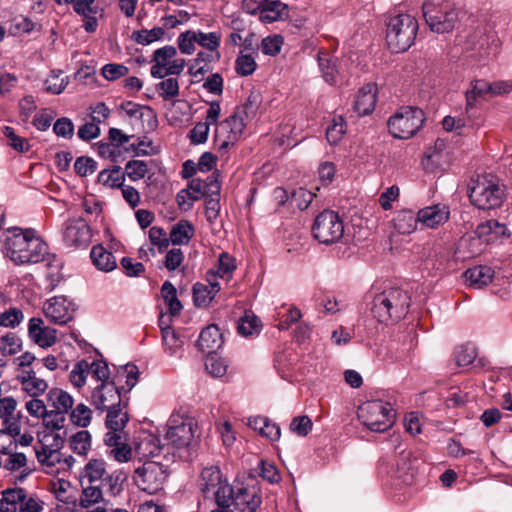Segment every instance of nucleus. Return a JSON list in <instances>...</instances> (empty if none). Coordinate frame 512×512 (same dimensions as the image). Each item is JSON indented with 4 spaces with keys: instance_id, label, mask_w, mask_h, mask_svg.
Segmentation results:
<instances>
[{
    "instance_id": "48",
    "label": "nucleus",
    "mask_w": 512,
    "mask_h": 512,
    "mask_svg": "<svg viewBox=\"0 0 512 512\" xmlns=\"http://www.w3.org/2000/svg\"><path fill=\"white\" fill-rule=\"evenodd\" d=\"M236 269L235 259L228 253L220 254L217 262L216 271H212V276H218L225 280H230L234 270Z\"/></svg>"
},
{
    "instance_id": "1",
    "label": "nucleus",
    "mask_w": 512,
    "mask_h": 512,
    "mask_svg": "<svg viewBox=\"0 0 512 512\" xmlns=\"http://www.w3.org/2000/svg\"><path fill=\"white\" fill-rule=\"evenodd\" d=\"M2 252L16 265L38 263L47 253V245L35 229L12 227L0 236Z\"/></svg>"
},
{
    "instance_id": "42",
    "label": "nucleus",
    "mask_w": 512,
    "mask_h": 512,
    "mask_svg": "<svg viewBox=\"0 0 512 512\" xmlns=\"http://www.w3.org/2000/svg\"><path fill=\"white\" fill-rule=\"evenodd\" d=\"M183 339L175 330H165L162 335V344L166 354L179 356L182 353Z\"/></svg>"
},
{
    "instance_id": "27",
    "label": "nucleus",
    "mask_w": 512,
    "mask_h": 512,
    "mask_svg": "<svg viewBox=\"0 0 512 512\" xmlns=\"http://www.w3.org/2000/svg\"><path fill=\"white\" fill-rule=\"evenodd\" d=\"M50 439L51 435H45L40 446L37 447L35 451L37 459L41 464L53 468L62 461V454L59 450L61 439L59 437H54V440L56 441L55 447L51 445Z\"/></svg>"
},
{
    "instance_id": "61",
    "label": "nucleus",
    "mask_w": 512,
    "mask_h": 512,
    "mask_svg": "<svg viewBox=\"0 0 512 512\" xmlns=\"http://www.w3.org/2000/svg\"><path fill=\"white\" fill-rule=\"evenodd\" d=\"M256 68L257 63L251 55L241 52L237 56L235 60V70L238 75L249 76L256 70Z\"/></svg>"
},
{
    "instance_id": "26",
    "label": "nucleus",
    "mask_w": 512,
    "mask_h": 512,
    "mask_svg": "<svg viewBox=\"0 0 512 512\" xmlns=\"http://www.w3.org/2000/svg\"><path fill=\"white\" fill-rule=\"evenodd\" d=\"M494 35L488 33L486 26H478L466 37V50L476 51L480 57L489 55L490 41Z\"/></svg>"
},
{
    "instance_id": "52",
    "label": "nucleus",
    "mask_w": 512,
    "mask_h": 512,
    "mask_svg": "<svg viewBox=\"0 0 512 512\" xmlns=\"http://www.w3.org/2000/svg\"><path fill=\"white\" fill-rule=\"evenodd\" d=\"M70 412V421L72 424L85 428L89 426L92 420V410L83 403L78 404L75 408L72 407Z\"/></svg>"
},
{
    "instance_id": "23",
    "label": "nucleus",
    "mask_w": 512,
    "mask_h": 512,
    "mask_svg": "<svg viewBox=\"0 0 512 512\" xmlns=\"http://www.w3.org/2000/svg\"><path fill=\"white\" fill-rule=\"evenodd\" d=\"M165 450V445L160 439L151 433H142L135 442V452L140 460L158 457Z\"/></svg>"
},
{
    "instance_id": "9",
    "label": "nucleus",
    "mask_w": 512,
    "mask_h": 512,
    "mask_svg": "<svg viewBox=\"0 0 512 512\" xmlns=\"http://www.w3.org/2000/svg\"><path fill=\"white\" fill-rule=\"evenodd\" d=\"M425 114L422 109L413 106L400 107L388 122L389 132L398 139H409L422 127Z\"/></svg>"
},
{
    "instance_id": "15",
    "label": "nucleus",
    "mask_w": 512,
    "mask_h": 512,
    "mask_svg": "<svg viewBox=\"0 0 512 512\" xmlns=\"http://www.w3.org/2000/svg\"><path fill=\"white\" fill-rule=\"evenodd\" d=\"M76 306L65 296H54L43 304L45 317L56 325H65L74 318Z\"/></svg>"
},
{
    "instance_id": "45",
    "label": "nucleus",
    "mask_w": 512,
    "mask_h": 512,
    "mask_svg": "<svg viewBox=\"0 0 512 512\" xmlns=\"http://www.w3.org/2000/svg\"><path fill=\"white\" fill-rule=\"evenodd\" d=\"M262 324L260 319L252 313L246 312L238 322V332L242 336L248 337L259 334Z\"/></svg>"
},
{
    "instance_id": "3",
    "label": "nucleus",
    "mask_w": 512,
    "mask_h": 512,
    "mask_svg": "<svg viewBox=\"0 0 512 512\" xmlns=\"http://www.w3.org/2000/svg\"><path fill=\"white\" fill-rule=\"evenodd\" d=\"M125 378L126 391H130L138 381V368L135 365L127 364L120 370L111 382H104L98 385L91 393V404L97 410H108L125 403L121 397L120 388L117 382Z\"/></svg>"
},
{
    "instance_id": "55",
    "label": "nucleus",
    "mask_w": 512,
    "mask_h": 512,
    "mask_svg": "<svg viewBox=\"0 0 512 512\" xmlns=\"http://www.w3.org/2000/svg\"><path fill=\"white\" fill-rule=\"evenodd\" d=\"M90 365L86 360L78 361L70 372L69 379L74 387L80 388L86 383Z\"/></svg>"
},
{
    "instance_id": "38",
    "label": "nucleus",
    "mask_w": 512,
    "mask_h": 512,
    "mask_svg": "<svg viewBox=\"0 0 512 512\" xmlns=\"http://www.w3.org/2000/svg\"><path fill=\"white\" fill-rule=\"evenodd\" d=\"M93 264L102 271L109 272L116 268V259L114 255L106 250L102 245H96L90 252Z\"/></svg>"
},
{
    "instance_id": "13",
    "label": "nucleus",
    "mask_w": 512,
    "mask_h": 512,
    "mask_svg": "<svg viewBox=\"0 0 512 512\" xmlns=\"http://www.w3.org/2000/svg\"><path fill=\"white\" fill-rule=\"evenodd\" d=\"M174 46L166 45L154 51L152 56L151 76L163 79L167 76H178L185 68V60L178 58Z\"/></svg>"
},
{
    "instance_id": "46",
    "label": "nucleus",
    "mask_w": 512,
    "mask_h": 512,
    "mask_svg": "<svg viewBox=\"0 0 512 512\" xmlns=\"http://www.w3.org/2000/svg\"><path fill=\"white\" fill-rule=\"evenodd\" d=\"M22 349V340L14 332H7L0 336V354L3 356H12Z\"/></svg>"
},
{
    "instance_id": "29",
    "label": "nucleus",
    "mask_w": 512,
    "mask_h": 512,
    "mask_svg": "<svg viewBox=\"0 0 512 512\" xmlns=\"http://www.w3.org/2000/svg\"><path fill=\"white\" fill-rule=\"evenodd\" d=\"M222 344V334L219 328L214 324L208 325L200 332L196 343L198 349L207 354L215 352Z\"/></svg>"
},
{
    "instance_id": "5",
    "label": "nucleus",
    "mask_w": 512,
    "mask_h": 512,
    "mask_svg": "<svg viewBox=\"0 0 512 512\" xmlns=\"http://www.w3.org/2000/svg\"><path fill=\"white\" fill-rule=\"evenodd\" d=\"M422 12L429 29L438 34L452 32L461 15V9L450 0H427Z\"/></svg>"
},
{
    "instance_id": "6",
    "label": "nucleus",
    "mask_w": 512,
    "mask_h": 512,
    "mask_svg": "<svg viewBox=\"0 0 512 512\" xmlns=\"http://www.w3.org/2000/svg\"><path fill=\"white\" fill-rule=\"evenodd\" d=\"M418 31L417 19L407 13L389 17L386 23V43L389 49L399 53L408 50L414 43Z\"/></svg>"
},
{
    "instance_id": "54",
    "label": "nucleus",
    "mask_w": 512,
    "mask_h": 512,
    "mask_svg": "<svg viewBox=\"0 0 512 512\" xmlns=\"http://www.w3.org/2000/svg\"><path fill=\"white\" fill-rule=\"evenodd\" d=\"M477 357V349L472 344H463L454 350V358L458 366H468Z\"/></svg>"
},
{
    "instance_id": "20",
    "label": "nucleus",
    "mask_w": 512,
    "mask_h": 512,
    "mask_svg": "<svg viewBox=\"0 0 512 512\" xmlns=\"http://www.w3.org/2000/svg\"><path fill=\"white\" fill-rule=\"evenodd\" d=\"M57 331L46 326L43 319L33 317L28 322V335L32 341L42 348H48L57 341Z\"/></svg>"
},
{
    "instance_id": "39",
    "label": "nucleus",
    "mask_w": 512,
    "mask_h": 512,
    "mask_svg": "<svg viewBox=\"0 0 512 512\" xmlns=\"http://www.w3.org/2000/svg\"><path fill=\"white\" fill-rule=\"evenodd\" d=\"M194 235V227L187 220L174 224L169 233L170 242L174 245H186Z\"/></svg>"
},
{
    "instance_id": "8",
    "label": "nucleus",
    "mask_w": 512,
    "mask_h": 512,
    "mask_svg": "<svg viewBox=\"0 0 512 512\" xmlns=\"http://www.w3.org/2000/svg\"><path fill=\"white\" fill-rule=\"evenodd\" d=\"M199 439L197 422L188 416L172 414L168 420L165 440L176 449L188 448Z\"/></svg>"
},
{
    "instance_id": "7",
    "label": "nucleus",
    "mask_w": 512,
    "mask_h": 512,
    "mask_svg": "<svg viewBox=\"0 0 512 512\" xmlns=\"http://www.w3.org/2000/svg\"><path fill=\"white\" fill-rule=\"evenodd\" d=\"M359 420L373 432H385L395 421V411L389 402L371 400L358 408Z\"/></svg>"
},
{
    "instance_id": "33",
    "label": "nucleus",
    "mask_w": 512,
    "mask_h": 512,
    "mask_svg": "<svg viewBox=\"0 0 512 512\" xmlns=\"http://www.w3.org/2000/svg\"><path fill=\"white\" fill-rule=\"evenodd\" d=\"M247 425L270 441H277L280 438V427L276 423L269 420L267 417H250L248 418Z\"/></svg>"
},
{
    "instance_id": "58",
    "label": "nucleus",
    "mask_w": 512,
    "mask_h": 512,
    "mask_svg": "<svg viewBox=\"0 0 512 512\" xmlns=\"http://www.w3.org/2000/svg\"><path fill=\"white\" fill-rule=\"evenodd\" d=\"M205 368L207 372L213 377H222L227 372L226 361L216 355L214 352L207 354Z\"/></svg>"
},
{
    "instance_id": "49",
    "label": "nucleus",
    "mask_w": 512,
    "mask_h": 512,
    "mask_svg": "<svg viewBox=\"0 0 512 512\" xmlns=\"http://www.w3.org/2000/svg\"><path fill=\"white\" fill-rule=\"evenodd\" d=\"M346 123L340 115H335L331 124L326 129V137L330 144H337L341 141L346 133Z\"/></svg>"
},
{
    "instance_id": "25",
    "label": "nucleus",
    "mask_w": 512,
    "mask_h": 512,
    "mask_svg": "<svg viewBox=\"0 0 512 512\" xmlns=\"http://www.w3.org/2000/svg\"><path fill=\"white\" fill-rule=\"evenodd\" d=\"M188 197L191 201H197L202 196L209 194H218L220 191V184L218 181V174L213 172L205 179L195 178L189 183Z\"/></svg>"
},
{
    "instance_id": "24",
    "label": "nucleus",
    "mask_w": 512,
    "mask_h": 512,
    "mask_svg": "<svg viewBox=\"0 0 512 512\" xmlns=\"http://www.w3.org/2000/svg\"><path fill=\"white\" fill-rule=\"evenodd\" d=\"M48 405L53 407L52 411L59 412L58 422L54 426H64L65 415L72 409L74 400L73 397L66 391L58 388H53L47 393Z\"/></svg>"
},
{
    "instance_id": "62",
    "label": "nucleus",
    "mask_w": 512,
    "mask_h": 512,
    "mask_svg": "<svg viewBox=\"0 0 512 512\" xmlns=\"http://www.w3.org/2000/svg\"><path fill=\"white\" fill-rule=\"evenodd\" d=\"M148 172V165L142 160H130L125 166V176L130 180L138 181L145 177Z\"/></svg>"
},
{
    "instance_id": "21",
    "label": "nucleus",
    "mask_w": 512,
    "mask_h": 512,
    "mask_svg": "<svg viewBox=\"0 0 512 512\" xmlns=\"http://www.w3.org/2000/svg\"><path fill=\"white\" fill-rule=\"evenodd\" d=\"M417 213L419 224L429 229H436L444 225L450 216L449 208L445 204L427 206L420 209Z\"/></svg>"
},
{
    "instance_id": "56",
    "label": "nucleus",
    "mask_w": 512,
    "mask_h": 512,
    "mask_svg": "<svg viewBox=\"0 0 512 512\" xmlns=\"http://www.w3.org/2000/svg\"><path fill=\"white\" fill-rule=\"evenodd\" d=\"M197 33V44L209 52H216L221 43V33L220 32H202L200 30L196 31Z\"/></svg>"
},
{
    "instance_id": "50",
    "label": "nucleus",
    "mask_w": 512,
    "mask_h": 512,
    "mask_svg": "<svg viewBox=\"0 0 512 512\" xmlns=\"http://www.w3.org/2000/svg\"><path fill=\"white\" fill-rule=\"evenodd\" d=\"M62 70H52L44 82L45 90L51 94H60L69 84L68 77H61Z\"/></svg>"
},
{
    "instance_id": "28",
    "label": "nucleus",
    "mask_w": 512,
    "mask_h": 512,
    "mask_svg": "<svg viewBox=\"0 0 512 512\" xmlns=\"http://www.w3.org/2000/svg\"><path fill=\"white\" fill-rule=\"evenodd\" d=\"M377 102V87L373 83L364 85L357 93L354 110L359 116L372 113Z\"/></svg>"
},
{
    "instance_id": "41",
    "label": "nucleus",
    "mask_w": 512,
    "mask_h": 512,
    "mask_svg": "<svg viewBox=\"0 0 512 512\" xmlns=\"http://www.w3.org/2000/svg\"><path fill=\"white\" fill-rule=\"evenodd\" d=\"M70 449L80 455L86 456L92 446L91 434L87 430H80L73 434L69 439Z\"/></svg>"
},
{
    "instance_id": "19",
    "label": "nucleus",
    "mask_w": 512,
    "mask_h": 512,
    "mask_svg": "<svg viewBox=\"0 0 512 512\" xmlns=\"http://www.w3.org/2000/svg\"><path fill=\"white\" fill-rule=\"evenodd\" d=\"M0 419L9 435L20 434V412L17 411V401L13 397L0 398Z\"/></svg>"
},
{
    "instance_id": "2",
    "label": "nucleus",
    "mask_w": 512,
    "mask_h": 512,
    "mask_svg": "<svg viewBox=\"0 0 512 512\" xmlns=\"http://www.w3.org/2000/svg\"><path fill=\"white\" fill-rule=\"evenodd\" d=\"M259 105V94L251 93L243 105L216 126L214 141L219 150H227L240 139L246 123L257 116Z\"/></svg>"
},
{
    "instance_id": "35",
    "label": "nucleus",
    "mask_w": 512,
    "mask_h": 512,
    "mask_svg": "<svg viewBox=\"0 0 512 512\" xmlns=\"http://www.w3.org/2000/svg\"><path fill=\"white\" fill-rule=\"evenodd\" d=\"M262 500L258 494V489L252 487H239L237 490L234 489L233 504L235 505H246L250 512H256L260 506Z\"/></svg>"
},
{
    "instance_id": "30",
    "label": "nucleus",
    "mask_w": 512,
    "mask_h": 512,
    "mask_svg": "<svg viewBox=\"0 0 512 512\" xmlns=\"http://www.w3.org/2000/svg\"><path fill=\"white\" fill-rule=\"evenodd\" d=\"M17 379L22 385V389L33 397L43 394L47 388V382L37 377L33 369H23L17 374Z\"/></svg>"
},
{
    "instance_id": "51",
    "label": "nucleus",
    "mask_w": 512,
    "mask_h": 512,
    "mask_svg": "<svg viewBox=\"0 0 512 512\" xmlns=\"http://www.w3.org/2000/svg\"><path fill=\"white\" fill-rule=\"evenodd\" d=\"M24 320V314L18 307H9L0 313V328L14 329Z\"/></svg>"
},
{
    "instance_id": "36",
    "label": "nucleus",
    "mask_w": 512,
    "mask_h": 512,
    "mask_svg": "<svg viewBox=\"0 0 512 512\" xmlns=\"http://www.w3.org/2000/svg\"><path fill=\"white\" fill-rule=\"evenodd\" d=\"M220 291L218 282L209 280V284L196 283L193 286V300L196 306L206 307Z\"/></svg>"
},
{
    "instance_id": "37",
    "label": "nucleus",
    "mask_w": 512,
    "mask_h": 512,
    "mask_svg": "<svg viewBox=\"0 0 512 512\" xmlns=\"http://www.w3.org/2000/svg\"><path fill=\"white\" fill-rule=\"evenodd\" d=\"M288 16V7L278 0H266L261 9L259 18L261 21L271 23L282 20Z\"/></svg>"
},
{
    "instance_id": "60",
    "label": "nucleus",
    "mask_w": 512,
    "mask_h": 512,
    "mask_svg": "<svg viewBox=\"0 0 512 512\" xmlns=\"http://www.w3.org/2000/svg\"><path fill=\"white\" fill-rule=\"evenodd\" d=\"M72 6L74 11L81 16L99 14V17H102L104 13L103 8L96 0H74Z\"/></svg>"
},
{
    "instance_id": "57",
    "label": "nucleus",
    "mask_w": 512,
    "mask_h": 512,
    "mask_svg": "<svg viewBox=\"0 0 512 512\" xmlns=\"http://www.w3.org/2000/svg\"><path fill=\"white\" fill-rule=\"evenodd\" d=\"M165 34L162 27H154L150 30L142 29L133 32V39L141 45H149L155 41L161 40Z\"/></svg>"
},
{
    "instance_id": "53",
    "label": "nucleus",
    "mask_w": 512,
    "mask_h": 512,
    "mask_svg": "<svg viewBox=\"0 0 512 512\" xmlns=\"http://www.w3.org/2000/svg\"><path fill=\"white\" fill-rule=\"evenodd\" d=\"M156 91L165 101L176 98L179 95V83L177 78L169 77L162 80L156 84Z\"/></svg>"
},
{
    "instance_id": "31",
    "label": "nucleus",
    "mask_w": 512,
    "mask_h": 512,
    "mask_svg": "<svg viewBox=\"0 0 512 512\" xmlns=\"http://www.w3.org/2000/svg\"><path fill=\"white\" fill-rule=\"evenodd\" d=\"M466 111L469 112L478 100L491 98L490 82L485 79L471 81L470 88L466 91Z\"/></svg>"
},
{
    "instance_id": "17",
    "label": "nucleus",
    "mask_w": 512,
    "mask_h": 512,
    "mask_svg": "<svg viewBox=\"0 0 512 512\" xmlns=\"http://www.w3.org/2000/svg\"><path fill=\"white\" fill-rule=\"evenodd\" d=\"M199 486L205 497H208V494L211 493L215 498V502H217L218 491L220 492L223 488L230 490L228 497L233 499L234 488L226 479H223L222 473L217 466H209L202 470Z\"/></svg>"
},
{
    "instance_id": "43",
    "label": "nucleus",
    "mask_w": 512,
    "mask_h": 512,
    "mask_svg": "<svg viewBox=\"0 0 512 512\" xmlns=\"http://www.w3.org/2000/svg\"><path fill=\"white\" fill-rule=\"evenodd\" d=\"M83 486L82 493L79 499V504L82 508H89L100 502H104L102 488L100 485L90 484Z\"/></svg>"
},
{
    "instance_id": "59",
    "label": "nucleus",
    "mask_w": 512,
    "mask_h": 512,
    "mask_svg": "<svg viewBox=\"0 0 512 512\" xmlns=\"http://www.w3.org/2000/svg\"><path fill=\"white\" fill-rule=\"evenodd\" d=\"M3 134L7 139V145L16 150L17 152H28L30 149L27 139L17 135L12 127L5 126Z\"/></svg>"
},
{
    "instance_id": "14",
    "label": "nucleus",
    "mask_w": 512,
    "mask_h": 512,
    "mask_svg": "<svg viewBox=\"0 0 512 512\" xmlns=\"http://www.w3.org/2000/svg\"><path fill=\"white\" fill-rule=\"evenodd\" d=\"M137 486L149 494H156L163 489L168 477L167 466L159 461H145L135 471Z\"/></svg>"
},
{
    "instance_id": "16",
    "label": "nucleus",
    "mask_w": 512,
    "mask_h": 512,
    "mask_svg": "<svg viewBox=\"0 0 512 512\" xmlns=\"http://www.w3.org/2000/svg\"><path fill=\"white\" fill-rule=\"evenodd\" d=\"M127 403L113 409H108L105 425L107 433L104 436L106 445L117 444L124 437V428L128 423L129 417L127 411L124 410Z\"/></svg>"
},
{
    "instance_id": "47",
    "label": "nucleus",
    "mask_w": 512,
    "mask_h": 512,
    "mask_svg": "<svg viewBox=\"0 0 512 512\" xmlns=\"http://www.w3.org/2000/svg\"><path fill=\"white\" fill-rule=\"evenodd\" d=\"M162 297L168 306L169 312L172 316L179 314L182 309V304L177 297V290L169 281L163 283L161 288Z\"/></svg>"
},
{
    "instance_id": "64",
    "label": "nucleus",
    "mask_w": 512,
    "mask_h": 512,
    "mask_svg": "<svg viewBox=\"0 0 512 512\" xmlns=\"http://www.w3.org/2000/svg\"><path fill=\"white\" fill-rule=\"evenodd\" d=\"M149 240L153 246H156L159 252L166 250L170 244V239L166 231L158 226H153L149 230Z\"/></svg>"
},
{
    "instance_id": "40",
    "label": "nucleus",
    "mask_w": 512,
    "mask_h": 512,
    "mask_svg": "<svg viewBox=\"0 0 512 512\" xmlns=\"http://www.w3.org/2000/svg\"><path fill=\"white\" fill-rule=\"evenodd\" d=\"M107 475L106 462L102 459H91L84 467V478L90 484L101 483Z\"/></svg>"
},
{
    "instance_id": "11",
    "label": "nucleus",
    "mask_w": 512,
    "mask_h": 512,
    "mask_svg": "<svg viewBox=\"0 0 512 512\" xmlns=\"http://www.w3.org/2000/svg\"><path fill=\"white\" fill-rule=\"evenodd\" d=\"M469 198L479 209H493L502 203L503 191L492 176H482L471 187Z\"/></svg>"
},
{
    "instance_id": "4",
    "label": "nucleus",
    "mask_w": 512,
    "mask_h": 512,
    "mask_svg": "<svg viewBox=\"0 0 512 512\" xmlns=\"http://www.w3.org/2000/svg\"><path fill=\"white\" fill-rule=\"evenodd\" d=\"M409 307L408 292L400 287H389L374 296L371 312L379 322L387 323L402 319Z\"/></svg>"
},
{
    "instance_id": "32",
    "label": "nucleus",
    "mask_w": 512,
    "mask_h": 512,
    "mask_svg": "<svg viewBox=\"0 0 512 512\" xmlns=\"http://www.w3.org/2000/svg\"><path fill=\"white\" fill-rule=\"evenodd\" d=\"M464 277L470 287L480 289L492 282L494 270L489 266L479 265L466 270Z\"/></svg>"
},
{
    "instance_id": "12",
    "label": "nucleus",
    "mask_w": 512,
    "mask_h": 512,
    "mask_svg": "<svg viewBox=\"0 0 512 512\" xmlns=\"http://www.w3.org/2000/svg\"><path fill=\"white\" fill-rule=\"evenodd\" d=\"M312 234L322 244L336 243L344 234L343 221L335 211L324 210L316 216L312 226Z\"/></svg>"
},
{
    "instance_id": "34",
    "label": "nucleus",
    "mask_w": 512,
    "mask_h": 512,
    "mask_svg": "<svg viewBox=\"0 0 512 512\" xmlns=\"http://www.w3.org/2000/svg\"><path fill=\"white\" fill-rule=\"evenodd\" d=\"M392 223L399 234H411L416 230L419 224L418 213L415 214L409 209L399 210L395 213Z\"/></svg>"
},
{
    "instance_id": "63",
    "label": "nucleus",
    "mask_w": 512,
    "mask_h": 512,
    "mask_svg": "<svg viewBox=\"0 0 512 512\" xmlns=\"http://www.w3.org/2000/svg\"><path fill=\"white\" fill-rule=\"evenodd\" d=\"M284 43L283 37L278 34L270 35L262 39L261 51L265 55L275 56L282 48Z\"/></svg>"
},
{
    "instance_id": "10",
    "label": "nucleus",
    "mask_w": 512,
    "mask_h": 512,
    "mask_svg": "<svg viewBox=\"0 0 512 512\" xmlns=\"http://www.w3.org/2000/svg\"><path fill=\"white\" fill-rule=\"evenodd\" d=\"M44 501L35 494H28L21 487L7 488L1 492L0 512H43Z\"/></svg>"
},
{
    "instance_id": "18",
    "label": "nucleus",
    "mask_w": 512,
    "mask_h": 512,
    "mask_svg": "<svg viewBox=\"0 0 512 512\" xmlns=\"http://www.w3.org/2000/svg\"><path fill=\"white\" fill-rule=\"evenodd\" d=\"M91 239V230L86 221L82 218L69 219L65 223L63 240L67 246H86Z\"/></svg>"
},
{
    "instance_id": "44",
    "label": "nucleus",
    "mask_w": 512,
    "mask_h": 512,
    "mask_svg": "<svg viewBox=\"0 0 512 512\" xmlns=\"http://www.w3.org/2000/svg\"><path fill=\"white\" fill-rule=\"evenodd\" d=\"M125 181V174L120 166H114L112 169H105L98 174V182L110 188H121Z\"/></svg>"
},
{
    "instance_id": "22",
    "label": "nucleus",
    "mask_w": 512,
    "mask_h": 512,
    "mask_svg": "<svg viewBox=\"0 0 512 512\" xmlns=\"http://www.w3.org/2000/svg\"><path fill=\"white\" fill-rule=\"evenodd\" d=\"M507 228L505 224L499 223L495 219H490L480 223L475 231V238H471L472 245L481 246L483 243H490L506 235Z\"/></svg>"
}]
</instances>
